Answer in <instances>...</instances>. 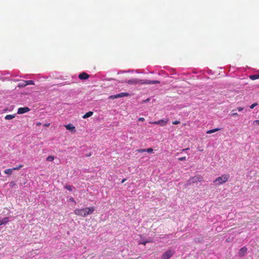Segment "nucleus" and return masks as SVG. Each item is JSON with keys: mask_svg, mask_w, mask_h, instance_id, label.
<instances>
[{"mask_svg": "<svg viewBox=\"0 0 259 259\" xmlns=\"http://www.w3.org/2000/svg\"><path fill=\"white\" fill-rule=\"evenodd\" d=\"M95 210L94 207H87L81 209H75L74 210V213L75 214L78 216L85 217L89 214H91L93 213Z\"/></svg>", "mask_w": 259, "mask_h": 259, "instance_id": "f257e3e1", "label": "nucleus"}, {"mask_svg": "<svg viewBox=\"0 0 259 259\" xmlns=\"http://www.w3.org/2000/svg\"><path fill=\"white\" fill-rule=\"evenodd\" d=\"M230 178L229 175H223L221 177L217 178L214 181V183H216L217 185H221L226 182Z\"/></svg>", "mask_w": 259, "mask_h": 259, "instance_id": "f03ea898", "label": "nucleus"}, {"mask_svg": "<svg viewBox=\"0 0 259 259\" xmlns=\"http://www.w3.org/2000/svg\"><path fill=\"white\" fill-rule=\"evenodd\" d=\"M30 84L34 85V82L33 80H22L21 82H20L18 83L17 86L19 88H23V87L26 86L27 85H30Z\"/></svg>", "mask_w": 259, "mask_h": 259, "instance_id": "7ed1b4c3", "label": "nucleus"}, {"mask_svg": "<svg viewBox=\"0 0 259 259\" xmlns=\"http://www.w3.org/2000/svg\"><path fill=\"white\" fill-rule=\"evenodd\" d=\"M174 254V251L171 250H168L164 252L161 256L162 259H169Z\"/></svg>", "mask_w": 259, "mask_h": 259, "instance_id": "20e7f679", "label": "nucleus"}, {"mask_svg": "<svg viewBox=\"0 0 259 259\" xmlns=\"http://www.w3.org/2000/svg\"><path fill=\"white\" fill-rule=\"evenodd\" d=\"M139 84H154L159 83L160 81L158 80H150L148 79L140 80Z\"/></svg>", "mask_w": 259, "mask_h": 259, "instance_id": "39448f33", "label": "nucleus"}, {"mask_svg": "<svg viewBox=\"0 0 259 259\" xmlns=\"http://www.w3.org/2000/svg\"><path fill=\"white\" fill-rule=\"evenodd\" d=\"M202 177L201 175H197L191 178L189 180L190 183H195L196 182H201L202 180Z\"/></svg>", "mask_w": 259, "mask_h": 259, "instance_id": "423d86ee", "label": "nucleus"}, {"mask_svg": "<svg viewBox=\"0 0 259 259\" xmlns=\"http://www.w3.org/2000/svg\"><path fill=\"white\" fill-rule=\"evenodd\" d=\"M167 120H164L163 119L160 120L158 121H156L150 122V123L154 124H159L161 126H164L167 124Z\"/></svg>", "mask_w": 259, "mask_h": 259, "instance_id": "0eeeda50", "label": "nucleus"}, {"mask_svg": "<svg viewBox=\"0 0 259 259\" xmlns=\"http://www.w3.org/2000/svg\"><path fill=\"white\" fill-rule=\"evenodd\" d=\"M29 110L30 109L28 107H21L18 108L17 113L19 114H23Z\"/></svg>", "mask_w": 259, "mask_h": 259, "instance_id": "6e6552de", "label": "nucleus"}, {"mask_svg": "<svg viewBox=\"0 0 259 259\" xmlns=\"http://www.w3.org/2000/svg\"><path fill=\"white\" fill-rule=\"evenodd\" d=\"M90 75L85 72H82L78 75V78L80 80L87 79L89 78Z\"/></svg>", "mask_w": 259, "mask_h": 259, "instance_id": "1a4fd4ad", "label": "nucleus"}, {"mask_svg": "<svg viewBox=\"0 0 259 259\" xmlns=\"http://www.w3.org/2000/svg\"><path fill=\"white\" fill-rule=\"evenodd\" d=\"M247 251V248L246 247H243L239 250V254L240 256H244Z\"/></svg>", "mask_w": 259, "mask_h": 259, "instance_id": "9d476101", "label": "nucleus"}, {"mask_svg": "<svg viewBox=\"0 0 259 259\" xmlns=\"http://www.w3.org/2000/svg\"><path fill=\"white\" fill-rule=\"evenodd\" d=\"M65 127L67 130H69L71 132H75V127L73 125H72L71 124H68L66 125Z\"/></svg>", "mask_w": 259, "mask_h": 259, "instance_id": "9b49d317", "label": "nucleus"}, {"mask_svg": "<svg viewBox=\"0 0 259 259\" xmlns=\"http://www.w3.org/2000/svg\"><path fill=\"white\" fill-rule=\"evenodd\" d=\"M128 95V94H127V93H122L116 95L110 96H109V97H115V98L123 97V96H127Z\"/></svg>", "mask_w": 259, "mask_h": 259, "instance_id": "f8f14e48", "label": "nucleus"}, {"mask_svg": "<svg viewBox=\"0 0 259 259\" xmlns=\"http://www.w3.org/2000/svg\"><path fill=\"white\" fill-rule=\"evenodd\" d=\"M9 222V218L6 217L0 220V226L7 224Z\"/></svg>", "mask_w": 259, "mask_h": 259, "instance_id": "ddd939ff", "label": "nucleus"}, {"mask_svg": "<svg viewBox=\"0 0 259 259\" xmlns=\"http://www.w3.org/2000/svg\"><path fill=\"white\" fill-rule=\"evenodd\" d=\"M140 80L139 79H132L129 80L128 81V84H139L140 83Z\"/></svg>", "mask_w": 259, "mask_h": 259, "instance_id": "4468645a", "label": "nucleus"}, {"mask_svg": "<svg viewBox=\"0 0 259 259\" xmlns=\"http://www.w3.org/2000/svg\"><path fill=\"white\" fill-rule=\"evenodd\" d=\"M93 114V112L92 111H89L88 112H87V113H85L83 116H82V118H87L91 116H92Z\"/></svg>", "mask_w": 259, "mask_h": 259, "instance_id": "2eb2a0df", "label": "nucleus"}, {"mask_svg": "<svg viewBox=\"0 0 259 259\" xmlns=\"http://www.w3.org/2000/svg\"><path fill=\"white\" fill-rule=\"evenodd\" d=\"M249 78L251 80L259 79V74L251 75L249 76Z\"/></svg>", "mask_w": 259, "mask_h": 259, "instance_id": "dca6fc26", "label": "nucleus"}, {"mask_svg": "<svg viewBox=\"0 0 259 259\" xmlns=\"http://www.w3.org/2000/svg\"><path fill=\"white\" fill-rule=\"evenodd\" d=\"M220 130V128H214V129H212V130H210L207 131L206 132V134H210L213 133L214 132H218V131H219Z\"/></svg>", "mask_w": 259, "mask_h": 259, "instance_id": "f3484780", "label": "nucleus"}, {"mask_svg": "<svg viewBox=\"0 0 259 259\" xmlns=\"http://www.w3.org/2000/svg\"><path fill=\"white\" fill-rule=\"evenodd\" d=\"M15 117V114H14V115L9 114V115H7L5 116V118L6 120H10V119H13Z\"/></svg>", "mask_w": 259, "mask_h": 259, "instance_id": "a211bd4d", "label": "nucleus"}, {"mask_svg": "<svg viewBox=\"0 0 259 259\" xmlns=\"http://www.w3.org/2000/svg\"><path fill=\"white\" fill-rule=\"evenodd\" d=\"M13 171V169L12 168H8L4 170V172L6 174L8 175H11Z\"/></svg>", "mask_w": 259, "mask_h": 259, "instance_id": "6ab92c4d", "label": "nucleus"}, {"mask_svg": "<svg viewBox=\"0 0 259 259\" xmlns=\"http://www.w3.org/2000/svg\"><path fill=\"white\" fill-rule=\"evenodd\" d=\"M65 188L69 190V191H72L73 188V187L70 185H66Z\"/></svg>", "mask_w": 259, "mask_h": 259, "instance_id": "aec40b11", "label": "nucleus"}, {"mask_svg": "<svg viewBox=\"0 0 259 259\" xmlns=\"http://www.w3.org/2000/svg\"><path fill=\"white\" fill-rule=\"evenodd\" d=\"M54 159L53 156H49L47 158V161H52Z\"/></svg>", "mask_w": 259, "mask_h": 259, "instance_id": "412c9836", "label": "nucleus"}, {"mask_svg": "<svg viewBox=\"0 0 259 259\" xmlns=\"http://www.w3.org/2000/svg\"><path fill=\"white\" fill-rule=\"evenodd\" d=\"M139 153H143L146 152V149H139L136 150Z\"/></svg>", "mask_w": 259, "mask_h": 259, "instance_id": "4be33fe9", "label": "nucleus"}, {"mask_svg": "<svg viewBox=\"0 0 259 259\" xmlns=\"http://www.w3.org/2000/svg\"><path fill=\"white\" fill-rule=\"evenodd\" d=\"M23 167V165L21 164V165H19L18 167H14L12 169H13V170H18L20 168H21V167Z\"/></svg>", "mask_w": 259, "mask_h": 259, "instance_id": "5701e85b", "label": "nucleus"}, {"mask_svg": "<svg viewBox=\"0 0 259 259\" xmlns=\"http://www.w3.org/2000/svg\"><path fill=\"white\" fill-rule=\"evenodd\" d=\"M16 185V183L14 181H12L11 182H10V187H11V188H13V187H14Z\"/></svg>", "mask_w": 259, "mask_h": 259, "instance_id": "b1692460", "label": "nucleus"}, {"mask_svg": "<svg viewBox=\"0 0 259 259\" xmlns=\"http://www.w3.org/2000/svg\"><path fill=\"white\" fill-rule=\"evenodd\" d=\"M153 150L151 148L146 149V152H147L148 153H152L153 152Z\"/></svg>", "mask_w": 259, "mask_h": 259, "instance_id": "393cba45", "label": "nucleus"}, {"mask_svg": "<svg viewBox=\"0 0 259 259\" xmlns=\"http://www.w3.org/2000/svg\"><path fill=\"white\" fill-rule=\"evenodd\" d=\"M253 124L255 125H259V120H255L253 122Z\"/></svg>", "mask_w": 259, "mask_h": 259, "instance_id": "a878e982", "label": "nucleus"}, {"mask_svg": "<svg viewBox=\"0 0 259 259\" xmlns=\"http://www.w3.org/2000/svg\"><path fill=\"white\" fill-rule=\"evenodd\" d=\"M234 110L232 111L233 113L231 114V115L232 116H238L239 114L237 112H234Z\"/></svg>", "mask_w": 259, "mask_h": 259, "instance_id": "bb28decb", "label": "nucleus"}, {"mask_svg": "<svg viewBox=\"0 0 259 259\" xmlns=\"http://www.w3.org/2000/svg\"><path fill=\"white\" fill-rule=\"evenodd\" d=\"M186 157L185 156H184V157H180L178 158V160L179 161H184V160H186Z\"/></svg>", "mask_w": 259, "mask_h": 259, "instance_id": "cd10ccee", "label": "nucleus"}, {"mask_svg": "<svg viewBox=\"0 0 259 259\" xmlns=\"http://www.w3.org/2000/svg\"><path fill=\"white\" fill-rule=\"evenodd\" d=\"M257 105V103H253L250 106V108L251 109H253L255 106H256V105Z\"/></svg>", "mask_w": 259, "mask_h": 259, "instance_id": "c85d7f7f", "label": "nucleus"}, {"mask_svg": "<svg viewBox=\"0 0 259 259\" xmlns=\"http://www.w3.org/2000/svg\"><path fill=\"white\" fill-rule=\"evenodd\" d=\"M148 242H151V241H144V242H141L139 244H143L144 245H146V244Z\"/></svg>", "mask_w": 259, "mask_h": 259, "instance_id": "c756f323", "label": "nucleus"}, {"mask_svg": "<svg viewBox=\"0 0 259 259\" xmlns=\"http://www.w3.org/2000/svg\"><path fill=\"white\" fill-rule=\"evenodd\" d=\"M180 123V121L176 120L175 121H173L172 124H179Z\"/></svg>", "mask_w": 259, "mask_h": 259, "instance_id": "7c9ffc66", "label": "nucleus"}, {"mask_svg": "<svg viewBox=\"0 0 259 259\" xmlns=\"http://www.w3.org/2000/svg\"><path fill=\"white\" fill-rule=\"evenodd\" d=\"M237 110L239 111H241L243 110V107H238L237 108Z\"/></svg>", "mask_w": 259, "mask_h": 259, "instance_id": "2f4dec72", "label": "nucleus"}, {"mask_svg": "<svg viewBox=\"0 0 259 259\" xmlns=\"http://www.w3.org/2000/svg\"><path fill=\"white\" fill-rule=\"evenodd\" d=\"M145 119L143 117H140L139 118V121H144Z\"/></svg>", "mask_w": 259, "mask_h": 259, "instance_id": "473e14b6", "label": "nucleus"}, {"mask_svg": "<svg viewBox=\"0 0 259 259\" xmlns=\"http://www.w3.org/2000/svg\"><path fill=\"white\" fill-rule=\"evenodd\" d=\"M69 200L72 201V202H75V201L74 200V198L71 197L69 199Z\"/></svg>", "mask_w": 259, "mask_h": 259, "instance_id": "72a5a7b5", "label": "nucleus"}, {"mask_svg": "<svg viewBox=\"0 0 259 259\" xmlns=\"http://www.w3.org/2000/svg\"><path fill=\"white\" fill-rule=\"evenodd\" d=\"M150 99L149 98H147L146 100H143V103L144 102H148L149 101Z\"/></svg>", "mask_w": 259, "mask_h": 259, "instance_id": "f704fd0d", "label": "nucleus"}, {"mask_svg": "<svg viewBox=\"0 0 259 259\" xmlns=\"http://www.w3.org/2000/svg\"><path fill=\"white\" fill-rule=\"evenodd\" d=\"M189 149V148H185V149H183V151H186V150H188Z\"/></svg>", "mask_w": 259, "mask_h": 259, "instance_id": "c9c22d12", "label": "nucleus"}, {"mask_svg": "<svg viewBox=\"0 0 259 259\" xmlns=\"http://www.w3.org/2000/svg\"><path fill=\"white\" fill-rule=\"evenodd\" d=\"M125 180H126L125 179H123L121 182H122V183H123V182H124V181H125Z\"/></svg>", "mask_w": 259, "mask_h": 259, "instance_id": "e433bc0d", "label": "nucleus"}, {"mask_svg": "<svg viewBox=\"0 0 259 259\" xmlns=\"http://www.w3.org/2000/svg\"><path fill=\"white\" fill-rule=\"evenodd\" d=\"M226 241L229 242V240H228V239H226Z\"/></svg>", "mask_w": 259, "mask_h": 259, "instance_id": "4c0bfd02", "label": "nucleus"}]
</instances>
